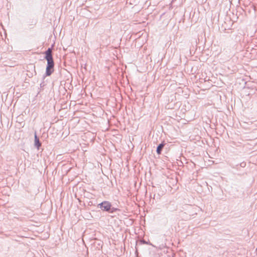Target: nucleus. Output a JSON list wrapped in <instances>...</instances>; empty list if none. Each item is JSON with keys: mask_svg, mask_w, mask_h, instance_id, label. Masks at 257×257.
Returning <instances> with one entry per match:
<instances>
[{"mask_svg": "<svg viewBox=\"0 0 257 257\" xmlns=\"http://www.w3.org/2000/svg\"><path fill=\"white\" fill-rule=\"evenodd\" d=\"M98 245H100V243H98Z\"/></svg>", "mask_w": 257, "mask_h": 257, "instance_id": "1a4fd4ad", "label": "nucleus"}, {"mask_svg": "<svg viewBox=\"0 0 257 257\" xmlns=\"http://www.w3.org/2000/svg\"><path fill=\"white\" fill-rule=\"evenodd\" d=\"M165 145V143L163 142L160 144L157 147L156 152L158 155H160L162 153V150Z\"/></svg>", "mask_w": 257, "mask_h": 257, "instance_id": "39448f33", "label": "nucleus"}, {"mask_svg": "<svg viewBox=\"0 0 257 257\" xmlns=\"http://www.w3.org/2000/svg\"><path fill=\"white\" fill-rule=\"evenodd\" d=\"M97 207L102 212L109 214H113L116 211H120L119 208L113 207L112 203L108 201H103L97 204Z\"/></svg>", "mask_w": 257, "mask_h": 257, "instance_id": "f257e3e1", "label": "nucleus"}, {"mask_svg": "<svg viewBox=\"0 0 257 257\" xmlns=\"http://www.w3.org/2000/svg\"><path fill=\"white\" fill-rule=\"evenodd\" d=\"M41 145V142L40 141L38 137L37 136L36 133H35L34 136V146L38 150H39Z\"/></svg>", "mask_w": 257, "mask_h": 257, "instance_id": "20e7f679", "label": "nucleus"}, {"mask_svg": "<svg viewBox=\"0 0 257 257\" xmlns=\"http://www.w3.org/2000/svg\"><path fill=\"white\" fill-rule=\"evenodd\" d=\"M52 48H49L46 51L44 52L45 57L44 58L46 60H54L52 55Z\"/></svg>", "mask_w": 257, "mask_h": 257, "instance_id": "7ed1b4c3", "label": "nucleus"}, {"mask_svg": "<svg viewBox=\"0 0 257 257\" xmlns=\"http://www.w3.org/2000/svg\"><path fill=\"white\" fill-rule=\"evenodd\" d=\"M246 163L245 162H242L240 164V166L241 167H245Z\"/></svg>", "mask_w": 257, "mask_h": 257, "instance_id": "423d86ee", "label": "nucleus"}, {"mask_svg": "<svg viewBox=\"0 0 257 257\" xmlns=\"http://www.w3.org/2000/svg\"><path fill=\"white\" fill-rule=\"evenodd\" d=\"M144 243H147V242L145 240H144Z\"/></svg>", "mask_w": 257, "mask_h": 257, "instance_id": "6e6552de", "label": "nucleus"}, {"mask_svg": "<svg viewBox=\"0 0 257 257\" xmlns=\"http://www.w3.org/2000/svg\"><path fill=\"white\" fill-rule=\"evenodd\" d=\"M44 85H45V84H44V82L41 83L40 84V87H43L44 86Z\"/></svg>", "mask_w": 257, "mask_h": 257, "instance_id": "0eeeda50", "label": "nucleus"}, {"mask_svg": "<svg viewBox=\"0 0 257 257\" xmlns=\"http://www.w3.org/2000/svg\"><path fill=\"white\" fill-rule=\"evenodd\" d=\"M47 64L46 66L45 76H50L54 72V60H47Z\"/></svg>", "mask_w": 257, "mask_h": 257, "instance_id": "f03ea898", "label": "nucleus"}]
</instances>
